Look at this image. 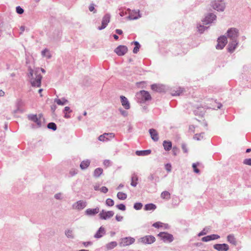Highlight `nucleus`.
I'll use <instances>...</instances> for the list:
<instances>
[{"instance_id":"9","label":"nucleus","mask_w":251,"mask_h":251,"mask_svg":"<svg viewBox=\"0 0 251 251\" xmlns=\"http://www.w3.org/2000/svg\"><path fill=\"white\" fill-rule=\"evenodd\" d=\"M87 202L83 201H78L74 203L73 205V208L78 210H80L84 209L86 206Z\"/></svg>"},{"instance_id":"54","label":"nucleus","mask_w":251,"mask_h":251,"mask_svg":"<svg viewBox=\"0 0 251 251\" xmlns=\"http://www.w3.org/2000/svg\"><path fill=\"white\" fill-rule=\"evenodd\" d=\"M171 168H172V166L170 164H167L165 166V169L168 172H170L171 171Z\"/></svg>"},{"instance_id":"48","label":"nucleus","mask_w":251,"mask_h":251,"mask_svg":"<svg viewBox=\"0 0 251 251\" xmlns=\"http://www.w3.org/2000/svg\"><path fill=\"white\" fill-rule=\"evenodd\" d=\"M209 236L210 237L211 240L217 239L220 238V236H219L217 234H212V235H209Z\"/></svg>"},{"instance_id":"27","label":"nucleus","mask_w":251,"mask_h":251,"mask_svg":"<svg viewBox=\"0 0 251 251\" xmlns=\"http://www.w3.org/2000/svg\"><path fill=\"white\" fill-rule=\"evenodd\" d=\"M163 145L166 151H170L172 148V143L170 141H164Z\"/></svg>"},{"instance_id":"30","label":"nucleus","mask_w":251,"mask_h":251,"mask_svg":"<svg viewBox=\"0 0 251 251\" xmlns=\"http://www.w3.org/2000/svg\"><path fill=\"white\" fill-rule=\"evenodd\" d=\"M41 54L43 57H47V58L48 59L50 58L51 57V55L50 52V51L47 49L42 51Z\"/></svg>"},{"instance_id":"50","label":"nucleus","mask_w":251,"mask_h":251,"mask_svg":"<svg viewBox=\"0 0 251 251\" xmlns=\"http://www.w3.org/2000/svg\"><path fill=\"white\" fill-rule=\"evenodd\" d=\"M89 10L91 12L93 11L94 13H96V10L95 9L94 4H91L89 6Z\"/></svg>"},{"instance_id":"44","label":"nucleus","mask_w":251,"mask_h":251,"mask_svg":"<svg viewBox=\"0 0 251 251\" xmlns=\"http://www.w3.org/2000/svg\"><path fill=\"white\" fill-rule=\"evenodd\" d=\"M16 12L17 13L19 14H22L24 13V9L21 8L20 6H18L16 7Z\"/></svg>"},{"instance_id":"8","label":"nucleus","mask_w":251,"mask_h":251,"mask_svg":"<svg viewBox=\"0 0 251 251\" xmlns=\"http://www.w3.org/2000/svg\"><path fill=\"white\" fill-rule=\"evenodd\" d=\"M155 238L151 235H148L143 237L139 239V241L143 244H151L154 242Z\"/></svg>"},{"instance_id":"26","label":"nucleus","mask_w":251,"mask_h":251,"mask_svg":"<svg viewBox=\"0 0 251 251\" xmlns=\"http://www.w3.org/2000/svg\"><path fill=\"white\" fill-rule=\"evenodd\" d=\"M90 161L89 160H84L80 163V167L82 170L86 169L90 165Z\"/></svg>"},{"instance_id":"34","label":"nucleus","mask_w":251,"mask_h":251,"mask_svg":"<svg viewBox=\"0 0 251 251\" xmlns=\"http://www.w3.org/2000/svg\"><path fill=\"white\" fill-rule=\"evenodd\" d=\"M118 198L121 200H124L126 199L127 195L126 193L123 192H118L117 195Z\"/></svg>"},{"instance_id":"15","label":"nucleus","mask_w":251,"mask_h":251,"mask_svg":"<svg viewBox=\"0 0 251 251\" xmlns=\"http://www.w3.org/2000/svg\"><path fill=\"white\" fill-rule=\"evenodd\" d=\"M213 248L218 251H227L229 250L228 245L226 244H217L213 246Z\"/></svg>"},{"instance_id":"3","label":"nucleus","mask_w":251,"mask_h":251,"mask_svg":"<svg viewBox=\"0 0 251 251\" xmlns=\"http://www.w3.org/2000/svg\"><path fill=\"white\" fill-rule=\"evenodd\" d=\"M210 5L214 9L220 12L224 11L226 6L224 0H211Z\"/></svg>"},{"instance_id":"13","label":"nucleus","mask_w":251,"mask_h":251,"mask_svg":"<svg viewBox=\"0 0 251 251\" xmlns=\"http://www.w3.org/2000/svg\"><path fill=\"white\" fill-rule=\"evenodd\" d=\"M127 48L126 46L121 45L115 49V52L119 56H122L127 52Z\"/></svg>"},{"instance_id":"61","label":"nucleus","mask_w":251,"mask_h":251,"mask_svg":"<svg viewBox=\"0 0 251 251\" xmlns=\"http://www.w3.org/2000/svg\"><path fill=\"white\" fill-rule=\"evenodd\" d=\"M116 32L119 35H121L123 33V31L121 29H116Z\"/></svg>"},{"instance_id":"5","label":"nucleus","mask_w":251,"mask_h":251,"mask_svg":"<svg viewBox=\"0 0 251 251\" xmlns=\"http://www.w3.org/2000/svg\"><path fill=\"white\" fill-rule=\"evenodd\" d=\"M135 241V239L131 237H126L121 238L119 242V246L120 247H126L129 246L133 244Z\"/></svg>"},{"instance_id":"12","label":"nucleus","mask_w":251,"mask_h":251,"mask_svg":"<svg viewBox=\"0 0 251 251\" xmlns=\"http://www.w3.org/2000/svg\"><path fill=\"white\" fill-rule=\"evenodd\" d=\"M114 213L112 211H105L102 210L99 214L100 218L102 220H106L113 216Z\"/></svg>"},{"instance_id":"19","label":"nucleus","mask_w":251,"mask_h":251,"mask_svg":"<svg viewBox=\"0 0 251 251\" xmlns=\"http://www.w3.org/2000/svg\"><path fill=\"white\" fill-rule=\"evenodd\" d=\"M149 133L150 134L151 139L154 141H157L159 139L158 134L157 131L153 128L149 130Z\"/></svg>"},{"instance_id":"55","label":"nucleus","mask_w":251,"mask_h":251,"mask_svg":"<svg viewBox=\"0 0 251 251\" xmlns=\"http://www.w3.org/2000/svg\"><path fill=\"white\" fill-rule=\"evenodd\" d=\"M70 113L71 112H72V110L70 109V108L68 106H66L65 108H64V110L63 111V113Z\"/></svg>"},{"instance_id":"22","label":"nucleus","mask_w":251,"mask_h":251,"mask_svg":"<svg viewBox=\"0 0 251 251\" xmlns=\"http://www.w3.org/2000/svg\"><path fill=\"white\" fill-rule=\"evenodd\" d=\"M54 102H56L58 105H64L68 103V100H66L65 98H63L61 99H55L54 100Z\"/></svg>"},{"instance_id":"43","label":"nucleus","mask_w":251,"mask_h":251,"mask_svg":"<svg viewBox=\"0 0 251 251\" xmlns=\"http://www.w3.org/2000/svg\"><path fill=\"white\" fill-rule=\"evenodd\" d=\"M243 164L245 165L251 166V158L245 159L243 161Z\"/></svg>"},{"instance_id":"60","label":"nucleus","mask_w":251,"mask_h":251,"mask_svg":"<svg viewBox=\"0 0 251 251\" xmlns=\"http://www.w3.org/2000/svg\"><path fill=\"white\" fill-rule=\"evenodd\" d=\"M83 244L85 246H87L88 245H91L92 244V243L91 242H83Z\"/></svg>"},{"instance_id":"6","label":"nucleus","mask_w":251,"mask_h":251,"mask_svg":"<svg viewBox=\"0 0 251 251\" xmlns=\"http://www.w3.org/2000/svg\"><path fill=\"white\" fill-rule=\"evenodd\" d=\"M111 18V16L110 14L107 13L102 18V21H101V25L100 26H99L98 27V29L100 30H102L104 28H105L108 24L110 22V20Z\"/></svg>"},{"instance_id":"24","label":"nucleus","mask_w":251,"mask_h":251,"mask_svg":"<svg viewBox=\"0 0 251 251\" xmlns=\"http://www.w3.org/2000/svg\"><path fill=\"white\" fill-rule=\"evenodd\" d=\"M151 152L150 150L145 151H136V154L138 156H145L149 155Z\"/></svg>"},{"instance_id":"10","label":"nucleus","mask_w":251,"mask_h":251,"mask_svg":"<svg viewBox=\"0 0 251 251\" xmlns=\"http://www.w3.org/2000/svg\"><path fill=\"white\" fill-rule=\"evenodd\" d=\"M218 44L216 46V49L218 50L223 49L227 43V39L226 37L223 36L219 37L217 40Z\"/></svg>"},{"instance_id":"39","label":"nucleus","mask_w":251,"mask_h":251,"mask_svg":"<svg viewBox=\"0 0 251 251\" xmlns=\"http://www.w3.org/2000/svg\"><path fill=\"white\" fill-rule=\"evenodd\" d=\"M106 204L107 206H112L114 205V201L111 199H107L106 201Z\"/></svg>"},{"instance_id":"59","label":"nucleus","mask_w":251,"mask_h":251,"mask_svg":"<svg viewBox=\"0 0 251 251\" xmlns=\"http://www.w3.org/2000/svg\"><path fill=\"white\" fill-rule=\"evenodd\" d=\"M123 219V216H119V215H116V219L117 221H121Z\"/></svg>"},{"instance_id":"49","label":"nucleus","mask_w":251,"mask_h":251,"mask_svg":"<svg viewBox=\"0 0 251 251\" xmlns=\"http://www.w3.org/2000/svg\"><path fill=\"white\" fill-rule=\"evenodd\" d=\"M201 240L203 242H208V241H211V239H210V237L209 235H208V236L202 237L201 238Z\"/></svg>"},{"instance_id":"7","label":"nucleus","mask_w":251,"mask_h":251,"mask_svg":"<svg viewBox=\"0 0 251 251\" xmlns=\"http://www.w3.org/2000/svg\"><path fill=\"white\" fill-rule=\"evenodd\" d=\"M216 16L213 13H210L206 15L204 19L202 20L203 24L208 25L211 24L216 19Z\"/></svg>"},{"instance_id":"14","label":"nucleus","mask_w":251,"mask_h":251,"mask_svg":"<svg viewBox=\"0 0 251 251\" xmlns=\"http://www.w3.org/2000/svg\"><path fill=\"white\" fill-rule=\"evenodd\" d=\"M28 118L29 120L36 123L39 126L41 125L42 120H43L41 115H39L38 117L36 115H29L28 116Z\"/></svg>"},{"instance_id":"33","label":"nucleus","mask_w":251,"mask_h":251,"mask_svg":"<svg viewBox=\"0 0 251 251\" xmlns=\"http://www.w3.org/2000/svg\"><path fill=\"white\" fill-rule=\"evenodd\" d=\"M156 208L155 204L152 203L147 204L145 206V210H154Z\"/></svg>"},{"instance_id":"16","label":"nucleus","mask_w":251,"mask_h":251,"mask_svg":"<svg viewBox=\"0 0 251 251\" xmlns=\"http://www.w3.org/2000/svg\"><path fill=\"white\" fill-rule=\"evenodd\" d=\"M114 137V134L113 133H105L99 137V140L100 141H108L110 139L113 138Z\"/></svg>"},{"instance_id":"11","label":"nucleus","mask_w":251,"mask_h":251,"mask_svg":"<svg viewBox=\"0 0 251 251\" xmlns=\"http://www.w3.org/2000/svg\"><path fill=\"white\" fill-rule=\"evenodd\" d=\"M158 236L163 240L164 242H172L174 240L173 236L169 233L166 232H160Z\"/></svg>"},{"instance_id":"45","label":"nucleus","mask_w":251,"mask_h":251,"mask_svg":"<svg viewBox=\"0 0 251 251\" xmlns=\"http://www.w3.org/2000/svg\"><path fill=\"white\" fill-rule=\"evenodd\" d=\"M54 198L56 200H62L63 199L62 194L61 193H57V194H56L54 195Z\"/></svg>"},{"instance_id":"36","label":"nucleus","mask_w":251,"mask_h":251,"mask_svg":"<svg viewBox=\"0 0 251 251\" xmlns=\"http://www.w3.org/2000/svg\"><path fill=\"white\" fill-rule=\"evenodd\" d=\"M197 28H198V31L200 33H202L204 31V30L207 28V27H205L203 25H201V24H198L197 25Z\"/></svg>"},{"instance_id":"57","label":"nucleus","mask_w":251,"mask_h":251,"mask_svg":"<svg viewBox=\"0 0 251 251\" xmlns=\"http://www.w3.org/2000/svg\"><path fill=\"white\" fill-rule=\"evenodd\" d=\"M100 190L102 193H106L108 192V188L105 186H103L100 188Z\"/></svg>"},{"instance_id":"38","label":"nucleus","mask_w":251,"mask_h":251,"mask_svg":"<svg viewBox=\"0 0 251 251\" xmlns=\"http://www.w3.org/2000/svg\"><path fill=\"white\" fill-rule=\"evenodd\" d=\"M48 127L50 129H51L53 130H55L56 129V125L54 123H50L48 125Z\"/></svg>"},{"instance_id":"29","label":"nucleus","mask_w":251,"mask_h":251,"mask_svg":"<svg viewBox=\"0 0 251 251\" xmlns=\"http://www.w3.org/2000/svg\"><path fill=\"white\" fill-rule=\"evenodd\" d=\"M103 170L101 168H98L95 170L94 172V176L95 177H99L102 173Z\"/></svg>"},{"instance_id":"31","label":"nucleus","mask_w":251,"mask_h":251,"mask_svg":"<svg viewBox=\"0 0 251 251\" xmlns=\"http://www.w3.org/2000/svg\"><path fill=\"white\" fill-rule=\"evenodd\" d=\"M117 246V243L115 241L111 242L106 244V247L108 250H111Z\"/></svg>"},{"instance_id":"52","label":"nucleus","mask_w":251,"mask_h":251,"mask_svg":"<svg viewBox=\"0 0 251 251\" xmlns=\"http://www.w3.org/2000/svg\"><path fill=\"white\" fill-rule=\"evenodd\" d=\"M197 165L196 163H193L192 165V167L194 169V171L196 173H199L200 170L197 168Z\"/></svg>"},{"instance_id":"1","label":"nucleus","mask_w":251,"mask_h":251,"mask_svg":"<svg viewBox=\"0 0 251 251\" xmlns=\"http://www.w3.org/2000/svg\"><path fill=\"white\" fill-rule=\"evenodd\" d=\"M227 37L230 41L228 44V50L229 52H233L238 44L237 38L239 35L238 30L235 28H231L227 31Z\"/></svg>"},{"instance_id":"42","label":"nucleus","mask_w":251,"mask_h":251,"mask_svg":"<svg viewBox=\"0 0 251 251\" xmlns=\"http://www.w3.org/2000/svg\"><path fill=\"white\" fill-rule=\"evenodd\" d=\"M209 229V228L207 227L204 228L202 231H201V232L199 233L198 236H201L202 235H205L207 232H208Z\"/></svg>"},{"instance_id":"41","label":"nucleus","mask_w":251,"mask_h":251,"mask_svg":"<svg viewBox=\"0 0 251 251\" xmlns=\"http://www.w3.org/2000/svg\"><path fill=\"white\" fill-rule=\"evenodd\" d=\"M203 133H201L199 134H195L194 136V139H196L197 140H200L201 139H202L203 137Z\"/></svg>"},{"instance_id":"21","label":"nucleus","mask_w":251,"mask_h":251,"mask_svg":"<svg viewBox=\"0 0 251 251\" xmlns=\"http://www.w3.org/2000/svg\"><path fill=\"white\" fill-rule=\"evenodd\" d=\"M105 233V232L104 228L101 226L95 234L94 237L96 238H100L102 237Z\"/></svg>"},{"instance_id":"47","label":"nucleus","mask_w":251,"mask_h":251,"mask_svg":"<svg viewBox=\"0 0 251 251\" xmlns=\"http://www.w3.org/2000/svg\"><path fill=\"white\" fill-rule=\"evenodd\" d=\"M153 226L156 228H159L160 227H162L163 223L160 222H156L153 224Z\"/></svg>"},{"instance_id":"4","label":"nucleus","mask_w":251,"mask_h":251,"mask_svg":"<svg viewBox=\"0 0 251 251\" xmlns=\"http://www.w3.org/2000/svg\"><path fill=\"white\" fill-rule=\"evenodd\" d=\"M136 96L138 102L140 103H144L146 101L151 100V99L150 93L145 90H142L137 93Z\"/></svg>"},{"instance_id":"53","label":"nucleus","mask_w":251,"mask_h":251,"mask_svg":"<svg viewBox=\"0 0 251 251\" xmlns=\"http://www.w3.org/2000/svg\"><path fill=\"white\" fill-rule=\"evenodd\" d=\"M181 92L182 91L179 89L178 90L176 91L175 92H173L172 95L173 96H179Z\"/></svg>"},{"instance_id":"64","label":"nucleus","mask_w":251,"mask_h":251,"mask_svg":"<svg viewBox=\"0 0 251 251\" xmlns=\"http://www.w3.org/2000/svg\"><path fill=\"white\" fill-rule=\"evenodd\" d=\"M122 114L124 116H126L127 115V112L126 111H124V110H123L122 112Z\"/></svg>"},{"instance_id":"37","label":"nucleus","mask_w":251,"mask_h":251,"mask_svg":"<svg viewBox=\"0 0 251 251\" xmlns=\"http://www.w3.org/2000/svg\"><path fill=\"white\" fill-rule=\"evenodd\" d=\"M134 44L135 47L133 49V52L134 53H137L139 51V49L140 48V45L137 41L134 42Z\"/></svg>"},{"instance_id":"18","label":"nucleus","mask_w":251,"mask_h":251,"mask_svg":"<svg viewBox=\"0 0 251 251\" xmlns=\"http://www.w3.org/2000/svg\"><path fill=\"white\" fill-rule=\"evenodd\" d=\"M121 101L122 103V105L124 106V107L126 109H128L130 108V104L129 102L126 97L123 96H121L120 97Z\"/></svg>"},{"instance_id":"35","label":"nucleus","mask_w":251,"mask_h":251,"mask_svg":"<svg viewBox=\"0 0 251 251\" xmlns=\"http://www.w3.org/2000/svg\"><path fill=\"white\" fill-rule=\"evenodd\" d=\"M161 197L162 199H169L170 198V194L168 191H163L161 194Z\"/></svg>"},{"instance_id":"58","label":"nucleus","mask_w":251,"mask_h":251,"mask_svg":"<svg viewBox=\"0 0 251 251\" xmlns=\"http://www.w3.org/2000/svg\"><path fill=\"white\" fill-rule=\"evenodd\" d=\"M178 151V150L177 148L174 147L173 148V152L174 155H176L177 154V152Z\"/></svg>"},{"instance_id":"40","label":"nucleus","mask_w":251,"mask_h":251,"mask_svg":"<svg viewBox=\"0 0 251 251\" xmlns=\"http://www.w3.org/2000/svg\"><path fill=\"white\" fill-rule=\"evenodd\" d=\"M143 205L140 202H136L134 205V208L136 210H140L142 208Z\"/></svg>"},{"instance_id":"17","label":"nucleus","mask_w":251,"mask_h":251,"mask_svg":"<svg viewBox=\"0 0 251 251\" xmlns=\"http://www.w3.org/2000/svg\"><path fill=\"white\" fill-rule=\"evenodd\" d=\"M99 211L100 209L99 207H96L94 209L88 208L85 210V213L87 216H92L98 214L99 212Z\"/></svg>"},{"instance_id":"51","label":"nucleus","mask_w":251,"mask_h":251,"mask_svg":"<svg viewBox=\"0 0 251 251\" xmlns=\"http://www.w3.org/2000/svg\"><path fill=\"white\" fill-rule=\"evenodd\" d=\"M103 163L104 166H105L106 167L109 166L110 165V164H111V162H110V161L109 160H104Z\"/></svg>"},{"instance_id":"2","label":"nucleus","mask_w":251,"mask_h":251,"mask_svg":"<svg viewBox=\"0 0 251 251\" xmlns=\"http://www.w3.org/2000/svg\"><path fill=\"white\" fill-rule=\"evenodd\" d=\"M27 75L29 78L31 77L30 82L32 86L37 87L41 86L42 76L40 74H38V71H34L30 68Z\"/></svg>"},{"instance_id":"20","label":"nucleus","mask_w":251,"mask_h":251,"mask_svg":"<svg viewBox=\"0 0 251 251\" xmlns=\"http://www.w3.org/2000/svg\"><path fill=\"white\" fill-rule=\"evenodd\" d=\"M141 17V16L139 13V10H138L137 11H135L133 13L130 14L128 17V19L129 20H136Z\"/></svg>"},{"instance_id":"62","label":"nucleus","mask_w":251,"mask_h":251,"mask_svg":"<svg viewBox=\"0 0 251 251\" xmlns=\"http://www.w3.org/2000/svg\"><path fill=\"white\" fill-rule=\"evenodd\" d=\"M148 178L151 180H152L154 179V176L153 175L151 174V175H150Z\"/></svg>"},{"instance_id":"63","label":"nucleus","mask_w":251,"mask_h":251,"mask_svg":"<svg viewBox=\"0 0 251 251\" xmlns=\"http://www.w3.org/2000/svg\"><path fill=\"white\" fill-rule=\"evenodd\" d=\"M64 113V118L68 119L70 117V116L68 114L67 112Z\"/></svg>"},{"instance_id":"23","label":"nucleus","mask_w":251,"mask_h":251,"mask_svg":"<svg viewBox=\"0 0 251 251\" xmlns=\"http://www.w3.org/2000/svg\"><path fill=\"white\" fill-rule=\"evenodd\" d=\"M151 88L153 91L158 92H161L163 90V86L159 84H152Z\"/></svg>"},{"instance_id":"56","label":"nucleus","mask_w":251,"mask_h":251,"mask_svg":"<svg viewBox=\"0 0 251 251\" xmlns=\"http://www.w3.org/2000/svg\"><path fill=\"white\" fill-rule=\"evenodd\" d=\"M181 147H182V149L184 152H185V153L187 152L188 151H187V149L186 144H182L181 145Z\"/></svg>"},{"instance_id":"46","label":"nucleus","mask_w":251,"mask_h":251,"mask_svg":"<svg viewBox=\"0 0 251 251\" xmlns=\"http://www.w3.org/2000/svg\"><path fill=\"white\" fill-rule=\"evenodd\" d=\"M116 207L120 210L125 211L126 210V206L123 204H120L116 205Z\"/></svg>"},{"instance_id":"32","label":"nucleus","mask_w":251,"mask_h":251,"mask_svg":"<svg viewBox=\"0 0 251 251\" xmlns=\"http://www.w3.org/2000/svg\"><path fill=\"white\" fill-rule=\"evenodd\" d=\"M138 179V177L137 175L134 174L131 177V185L135 187L137 184V180Z\"/></svg>"},{"instance_id":"25","label":"nucleus","mask_w":251,"mask_h":251,"mask_svg":"<svg viewBox=\"0 0 251 251\" xmlns=\"http://www.w3.org/2000/svg\"><path fill=\"white\" fill-rule=\"evenodd\" d=\"M65 235L70 239H74L75 238V235L73 230L70 229H67L65 231Z\"/></svg>"},{"instance_id":"28","label":"nucleus","mask_w":251,"mask_h":251,"mask_svg":"<svg viewBox=\"0 0 251 251\" xmlns=\"http://www.w3.org/2000/svg\"><path fill=\"white\" fill-rule=\"evenodd\" d=\"M227 240L228 242L230 243L236 245V240L234 236L232 234L228 235L227 237Z\"/></svg>"}]
</instances>
